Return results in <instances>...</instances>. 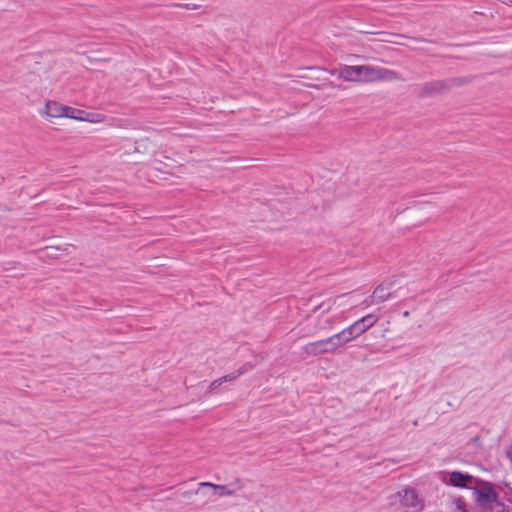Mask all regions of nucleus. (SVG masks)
Masks as SVG:
<instances>
[{
  "mask_svg": "<svg viewBox=\"0 0 512 512\" xmlns=\"http://www.w3.org/2000/svg\"><path fill=\"white\" fill-rule=\"evenodd\" d=\"M46 114L49 117L58 118V117H66L70 119L80 120V121H90L94 122L93 118L90 116H94L93 114L87 113L83 110H78L69 106L61 105L57 102H47L45 105Z\"/></svg>",
  "mask_w": 512,
  "mask_h": 512,
  "instance_id": "obj_2",
  "label": "nucleus"
},
{
  "mask_svg": "<svg viewBox=\"0 0 512 512\" xmlns=\"http://www.w3.org/2000/svg\"><path fill=\"white\" fill-rule=\"evenodd\" d=\"M403 315H404L405 317H407V316L409 315V312H408V311H406V312H404V314H403Z\"/></svg>",
  "mask_w": 512,
  "mask_h": 512,
  "instance_id": "obj_20",
  "label": "nucleus"
},
{
  "mask_svg": "<svg viewBox=\"0 0 512 512\" xmlns=\"http://www.w3.org/2000/svg\"><path fill=\"white\" fill-rule=\"evenodd\" d=\"M472 481V476L462 474L460 472H452L449 474V482L456 487H465L468 482Z\"/></svg>",
  "mask_w": 512,
  "mask_h": 512,
  "instance_id": "obj_13",
  "label": "nucleus"
},
{
  "mask_svg": "<svg viewBox=\"0 0 512 512\" xmlns=\"http://www.w3.org/2000/svg\"><path fill=\"white\" fill-rule=\"evenodd\" d=\"M447 90V85L443 81H431L424 83L420 90L419 95L421 97H432L442 94Z\"/></svg>",
  "mask_w": 512,
  "mask_h": 512,
  "instance_id": "obj_6",
  "label": "nucleus"
},
{
  "mask_svg": "<svg viewBox=\"0 0 512 512\" xmlns=\"http://www.w3.org/2000/svg\"><path fill=\"white\" fill-rule=\"evenodd\" d=\"M149 150V139H140L135 142V146L132 150H126L123 155L129 162L140 163L143 156L148 153Z\"/></svg>",
  "mask_w": 512,
  "mask_h": 512,
  "instance_id": "obj_5",
  "label": "nucleus"
},
{
  "mask_svg": "<svg viewBox=\"0 0 512 512\" xmlns=\"http://www.w3.org/2000/svg\"><path fill=\"white\" fill-rule=\"evenodd\" d=\"M338 336H330L328 338L311 342L306 346V352L312 355L323 354L337 349Z\"/></svg>",
  "mask_w": 512,
  "mask_h": 512,
  "instance_id": "obj_4",
  "label": "nucleus"
},
{
  "mask_svg": "<svg viewBox=\"0 0 512 512\" xmlns=\"http://www.w3.org/2000/svg\"><path fill=\"white\" fill-rule=\"evenodd\" d=\"M391 294V288L389 286L379 285L373 291V294L371 296V303L379 304L385 302L391 297Z\"/></svg>",
  "mask_w": 512,
  "mask_h": 512,
  "instance_id": "obj_11",
  "label": "nucleus"
},
{
  "mask_svg": "<svg viewBox=\"0 0 512 512\" xmlns=\"http://www.w3.org/2000/svg\"><path fill=\"white\" fill-rule=\"evenodd\" d=\"M199 487L200 488L207 487V488L212 489V494H211L212 496L226 497V496H232L234 494V491L226 485H217V484H213L210 482H201V483H199Z\"/></svg>",
  "mask_w": 512,
  "mask_h": 512,
  "instance_id": "obj_10",
  "label": "nucleus"
},
{
  "mask_svg": "<svg viewBox=\"0 0 512 512\" xmlns=\"http://www.w3.org/2000/svg\"><path fill=\"white\" fill-rule=\"evenodd\" d=\"M451 512H467L462 500L455 499L451 504Z\"/></svg>",
  "mask_w": 512,
  "mask_h": 512,
  "instance_id": "obj_15",
  "label": "nucleus"
},
{
  "mask_svg": "<svg viewBox=\"0 0 512 512\" xmlns=\"http://www.w3.org/2000/svg\"><path fill=\"white\" fill-rule=\"evenodd\" d=\"M179 6L184 9H187V10H198L203 7V1L202 0L190 1L187 3L180 4Z\"/></svg>",
  "mask_w": 512,
  "mask_h": 512,
  "instance_id": "obj_14",
  "label": "nucleus"
},
{
  "mask_svg": "<svg viewBox=\"0 0 512 512\" xmlns=\"http://www.w3.org/2000/svg\"><path fill=\"white\" fill-rule=\"evenodd\" d=\"M337 305L336 299H326L312 309V317H321L333 311Z\"/></svg>",
  "mask_w": 512,
  "mask_h": 512,
  "instance_id": "obj_9",
  "label": "nucleus"
},
{
  "mask_svg": "<svg viewBox=\"0 0 512 512\" xmlns=\"http://www.w3.org/2000/svg\"><path fill=\"white\" fill-rule=\"evenodd\" d=\"M492 512H509L505 509L504 505L502 503H495L492 510Z\"/></svg>",
  "mask_w": 512,
  "mask_h": 512,
  "instance_id": "obj_18",
  "label": "nucleus"
},
{
  "mask_svg": "<svg viewBox=\"0 0 512 512\" xmlns=\"http://www.w3.org/2000/svg\"><path fill=\"white\" fill-rule=\"evenodd\" d=\"M223 383H224V381L222 380V378L216 379L210 383L209 390L213 391L214 389H216L218 386L222 385Z\"/></svg>",
  "mask_w": 512,
  "mask_h": 512,
  "instance_id": "obj_17",
  "label": "nucleus"
},
{
  "mask_svg": "<svg viewBox=\"0 0 512 512\" xmlns=\"http://www.w3.org/2000/svg\"><path fill=\"white\" fill-rule=\"evenodd\" d=\"M476 501L483 507H489L492 510L496 500V493L491 488H483L477 492Z\"/></svg>",
  "mask_w": 512,
  "mask_h": 512,
  "instance_id": "obj_7",
  "label": "nucleus"
},
{
  "mask_svg": "<svg viewBox=\"0 0 512 512\" xmlns=\"http://www.w3.org/2000/svg\"><path fill=\"white\" fill-rule=\"evenodd\" d=\"M412 212H413V210L411 208H407L404 210V213H407V214H410Z\"/></svg>",
  "mask_w": 512,
  "mask_h": 512,
  "instance_id": "obj_19",
  "label": "nucleus"
},
{
  "mask_svg": "<svg viewBox=\"0 0 512 512\" xmlns=\"http://www.w3.org/2000/svg\"><path fill=\"white\" fill-rule=\"evenodd\" d=\"M333 336H338L337 338V348L341 347L345 343L351 341L352 339L358 337L359 335L356 334V331L353 329V327L350 325L349 327L343 329L341 332L334 334Z\"/></svg>",
  "mask_w": 512,
  "mask_h": 512,
  "instance_id": "obj_12",
  "label": "nucleus"
},
{
  "mask_svg": "<svg viewBox=\"0 0 512 512\" xmlns=\"http://www.w3.org/2000/svg\"><path fill=\"white\" fill-rule=\"evenodd\" d=\"M395 496L403 512H421L424 508V501L414 489L406 488L398 491Z\"/></svg>",
  "mask_w": 512,
  "mask_h": 512,
  "instance_id": "obj_3",
  "label": "nucleus"
},
{
  "mask_svg": "<svg viewBox=\"0 0 512 512\" xmlns=\"http://www.w3.org/2000/svg\"><path fill=\"white\" fill-rule=\"evenodd\" d=\"M246 371V366H243L242 368H240L236 373L234 374H230V375H226L224 377H221L222 380L225 382H228V381H233L235 380L238 376H240L241 374H243L244 372Z\"/></svg>",
  "mask_w": 512,
  "mask_h": 512,
  "instance_id": "obj_16",
  "label": "nucleus"
},
{
  "mask_svg": "<svg viewBox=\"0 0 512 512\" xmlns=\"http://www.w3.org/2000/svg\"><path fill=\"white\" fill-rule=\"evenodd\" d=\"M336 74L345 82L371 83L378 81L401 80V76L394 70L370 65H341L336 70L329 71Z\"/></svg>",
  "mask_w": 512,
  "mask_h": 512,
  "instance_id": "obj_1",
  "label": "nucleus"
},
{
  "mask_svg": "<svg viewBox=\"0 0 512 512\" xmlns=\"http://www.w3.org/2000/svg\"><path fill=\"white\" fill-rule=\"evenodd\" d=\"M378 321V316L374 314H368L361 319L355 321L351 326L359 336L367 331Z\"/></svg>",
  "mask_w": 512,
  "mask_h": 512,
  "instance_id": "obj_8",
  "label": "nucleus"
}]
</instances>
